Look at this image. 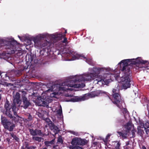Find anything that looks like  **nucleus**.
Wrapping results in <instances>:
<instances>
[{
	"mask_svg": "<svg viewBox=\"0 0 149 149\" xmlns=\"http://www.w3.org/2000/svg\"><path fill=\"white\" fill-rule=\"evenodd\" d=\"M49 127L51 130L53 131L55 135L58 133L59 132L60 130L59 128L56 126L54 125V123Z\"/></svg>",
	"mask_w": 149,
	"mask_h": 149,
	"instance_id": "nucleus-14",
	"label": "nucleus"
},
{
	"mask_svg": "<svg viewBox=\"0 0 149 149\" xmlns=\"http://www.w3.org/2000/svg\"><path fill=\"white\" fill-rule=\"evenodd\" d=\"M42 51H41V52H42Z\"/></svg>",
	"mask_w": 149,
	"mask_h": 149,
	"instance_id": "nucleus-50",
	"label": "nucleus"
},
{
	"mask_svg": "<svg viewBox=\"0 0 149 149\" xmlns=\"http://www.w3.org/2000/svg\"><path fill=\"white\" fill-rule=\"evenodd\" d=\"M25 148L27 149H35L36 148V146H28V145H26L25 147Z\"/></svg>",
	"mask_w": 149,
	"mask_h": 149,
	"instance_id": "nucleus-32",
	"label": "nucleus"
},
{
	"mask_svg": "<svg viewBox=\"0 0 149 149\" xmlns=\"http://www.w3.org/2000/svg\"><path fill=\"white\" fill-rule=\"evenodd\" d=\"M18 37H19V38L20 39H21V37L20 36H18Z\"/></svg>",
	"mask_w": 149,
	"mask_h": 149,
	"instance_id": "nucleus-46",
	"label": "nucleus"
},
{
	"mask_svg": "<svg viewBox=\"0 0 149 149\" xmlns=\"http://www.w3.org/2000/svg\"><path fill=\"white\" fill-rule=\"evenodd\" d=\"M82 57L85 59L86 62L89 64H90V63L91 62V60L86 58L82 55H77V56H74L73 57V58H75V59H78L79 58L82 59Z\"/></svg>",
	"mask_w": 149,
	"mask_h": 149,
	"instance_id": "nucleus-15",
	"label": "nucleus"
},
{
	"mask_svg": "<svg viewBox=\"0 0 149 149\" xmlns=\"http://www.w3.org/2000/svg\"><path fill=\"white\" fill-rule=\"evenodd\" d=\"M107 97H108L110 99V98H109V96L108 95H107Z\"/></svg>",
	"mask_w": 149,
	"mask_h": 149,
	"instance_id": "nucleus-48",
	"label": "nucleus"
},
{
	"mask_svg": "<svg viewBox=\"0 0 149 149\" xmlns=\"http://www.w3.org/2000/svg\"><path fill=\"white\" fill-rule=\"evenodd\" d=\"M143 126L145 129L146 134L148 135L149 133V121L143 124Z\"/></svg>",
	"mask_w": 149,
	"mask_h": 149,
	"instance_id": "nucleus-16",
	"label": "nucleus"
},
{
	"mask_svg": "<svg viewBox=\"0 0 149 149\" xmlns=\"http://www.w3.org/2000/svg\"><path fill=\"white\" fill-rule=\"evenodd\" d=\"M142 149H146V148L145 146H143L142 147Z\"/></svg>",
	"mask_w": 149,
	"mask_h": 149,
	"instance_id": "nucleus-42",
	"label": "nucleus"
},
{
	"mask_svg": "<svg viewBox=\"0 0 149 149\" xmlns=\"http://www.w3.org/2000/svg\"><path fill=\"white\" fill-rule=\"evenodd\" d=\"M22 93L23 94L22 97V100L23 102L22 107L24 109L27 108L30 104L31 103L30 102V100L28 99L25 96V95L26 94V93L24 91H23Z\"/></svg>",
	"mask_w": 149,
	"mask_h": 149,
	"instance_id": "nucleus-9",
	"label": "nucleus"
},
{
	"mask_svg": "<svg viewBox=\"0 0 149 149\" xmlns=\"http://www.w3.org/2000/svg\"><path fill=\"white\" fill-rule=\"evenodd\" d=\"M1 77L2 79H4L7 77V75L5 72H1V74H0Z\"/></svg>",
	"mask_w": 149,
	"mask_h": 149,
	"instance_id": "nucleus-30",
	"label": "nucleus"
},
{
	"mask_svg": "<svg viewBox=\"0 0 149 149\" xmlns=\"http://www.w3.org/2000/svg\"><path fill=\"white\" fill-rule=\"evenodd\" d=\"M1 90H0V92H1Z\"/></svg>",
	"mask_w": 149,
	"mask_h": 149,
	"instance_id": "nucleus-51",
	"label": "nucleus"
},
{
	"mask_svg": "<svg viewBox=\"0 0 149 149\" xmlns=\"http://www.w3.org/2000/svg\"><path fill=\"white\" fill-rule=\"evenodd\" d=\"M104 79L102 77H99L98 81H99L98 84L100 86H102L105 84Z\"/></svg>",
	"mask_w": 149,
	"mask_h": 149,
	"instance_id": "nucleus-24",
	"label": "nucleus"
},
{
	"mask_svg": "<svg viewBox=\"0 0 149 149\" xmlns=\"http://www.w3.org/2000/svg\"><path fill=\"white\" fill-rule=\"evenodd\" d=\"M113 103L119 108L120 106L119 104H121L123 102L121 97L119 90L118 88H113L112 90Z\"/></svg>",
	"mask_w": 149,
	"mask_h": 149,
	"instance_id": "nucleus-6",
	"label": "nucleus"
},
{
	"mask_svg": "<svg viewBox=\"0 0 149 149\" xmlns=\"http://www.w3.org/2000/svg\"><path fill=\"white\" fill-rule=\"evenodd\" d=\"M62 110L61 108L59 109L57 111V113L60 116L62 114Z\"/></svg>",
	"mask_w": 149,
	"mask_h": 149,
	"instance_id": "nucleus-37",
	"label": "nucleus"
},
{
	"mask_svg": "<svg viewBox=\"0 0 149 149\" xmlns=\"http://www.w3.org/2000/svg\"><path fill=\"white\" fill-rule=\"evenodd\" d=\"M111 135V134H108L107 136L106 137V138L105 139V141H104V142H107L108 141L109 139V138L110 137V136Z\"/></svg>",
	"mask_w": 149,
	"mask_h": 149,
	"instance_id": "nucleus-34",
	"label": "nucleus"
},
{
	"mask_svg": "<svg viewBox=\"0 0 149 149\" xmlns=\"http://www.w3.org/2000/svg\"><path fill=\"white\" fill-rule=\"evenodd\" d=\"M18 43L13 38L8 39L7 40H2L0 42V48L3 47L6 49L11 50V53H15V50L14 49L16 48V46Z\"/></svg>",
	"mask_w": 149,
	"mask_h": 149,
	"instance_id": "nucleus-5",
	"label": "nucleus"
},
{
	"mask_svg": "<svg viewBox=\"0 0 149 149\" xmlns=\"http://www.w3.org/2000/svg\"><path fill=\"white\" fill-rule=\"evenodd\" d=\"M9 53L3 52L1 54V58L5 60H7L9 58Z\"/></svg>",
	"mask_w": 149,
	"mask_h": 149,
	"instance_id": "nucleus-20",
	"label": "nucleus"
},
{
	"mask_svg": "<svg viewBox=\"0 0 149 149\" xmlns=\"http://www.w3.org/2000/svg\"><path fill=\"white\" fill-rule=\"evenodd\" d=\"M88 142V141L85 139L74 138L72 140L71 144L72 145L83 146L87 144Z\"/></svg>",
	"mask_w": 149,
	"mask_h": 149,
	"instance_id": "nucleus-8",
	"label": "nucleus"
},
{
	"mask_svg": "<svg viewBox=\"0 0 149 149\" xmlns=\"http://www.w3.org/2000/svg\"><path fill=\"white\" fill-rule=\"evenodd\" d=\"M15 125L10 121L4 127L5 129L8 130L10 131H13L15 127Z\"/></svg>",
	"mask_w": 149,
	"mask_h": 149,
	"instance_id": "nucleus-13",
	"label": "nucleus"
},
{
	"mask_svg": "<svg viewBox=\"0 0 149 149\" xmlns=\"http://www.w3.org/2000/svg\"><path fill=\"white\" fill-rule=\"evenodd\" d=\"M120 142H118L116 146L115 149H120Z\"/></svg>",
	"mask_w": 149,
	"mask_h": 149,
	"instance_id": "nucleus-35",
	"label": "nucleus"
},
{
	"mask_svg": "<svg viewBox=\"0 0 149 149\" xmlns=\"http://www.w3.org/2000/svg\"><path fill=\"white\" fill-rule=\"evenodd\" d=\"M57 142L61 144L63 143V140L62 139V137L61 136H58V139Z\"/></svg>",
	"mask_w": 149,
	"mask_h": 149,
	"instance_id": "nucleus-29",
	"label": "nucleus"
},
{
	"mask_svg": "<svg viewBox=\"0 0 149 149\" xmlns=\"http://www.w3.org/2000/svg\"><path fill=\"white\" fill-rule=\"evenodd\" d=\"M103 68H95V73H90L80 76L77 79H68L66 81V82L63 83L61 86L59 87V91H67L68 90L72 91L73 89L70 88L69 87L74 88H82L85 87V84L84 83H80V81H89L93 80L100 74V72L103 70Z\"/></svg>",
	"mask_w": 149,
	"mask_h": 149,
	"instance_id": "nucleus-2",
	"label": "nucleus"
},
{
	"mask_svg": "<svg viewBox=\"0 0 149 149\" xmlns=\"http://www.w3.org/2000/svg\"><path fill=\"white\" fill-rule=\"evenodd\" d=\"M128 112L127 109L123 108V113L124 114H128Z\"/></svg>",
	"mask_w": 149,
	"mask_h": 149,
	"instance_id": "nucleus-38",
	"label": "nucleus"
},
{
	"mask_svg": "<svg viewBox=\"0 0 149 149\" xmlns=\"http://www.w3.org/2000/svg\"><path fill=\"white\" fill-rule=\"evenodd\" d=\"M43 120H45L47 123L48 126L49 127L53 124V123L48 118H43Z\"/></svg>",
	"mask_w": 149,
	"mask_h": 149,
	"instance_id": "nucleus-21",
	"label": "nucleus"
},
{
	"mask_svg": "<svg viewBox=\"0 0 149 149\" xmlns=\"http://www.w3.org/2000/svg\"><path fill=\"white\" fill-rule=\"evenodd\" d=\"M95 78V79L94 80V83H95V84H98V82H99V81H98V79L99 78V77H96Z\"/></svg>",
	"mask_w": 149,
	"mask_h": 149,
	"instance_id": "nucleus-36",
	"label": "nucleus"
},
{
	"mask_svg": "<svg viewBox=\"0 0 149 149\" xmlns=\"http://www.w3.org/2000/svg\"><path fill=\"white\" fill-rule=\"evenodd\" d=\"M107 93L106 92L102 90H97L92 92L90 93L86 94L83 96H76L71 98L70 100H66V101L73 102L81 101L88 99V97H93L98 96L101 94H104L107 95Z\"/></svg>",
	"mask_w": 149,
	"mask_h": 149,
	"instance_id": "nucleus-4",
	"label": "nucleus"
},
{
	"mask_svg": "<svg viewBox=\"0 0 149 149\" xmlns=\"http://www.w3.org/2000/svg\"><path fill=\"white\" fill-rule=\"evenodd\" d=\"M1 124L4 127L9 122L6 118L3 117L2 116H1Z\"/></svg>",
	"mask_w": 149,
	"mask_h": 149,
	"instance_id": "nucleus-18",
	"label": "nucleus"
},
{
	"mask_svg": "<svg viewBox=\"0 0 149 149\" xmlns=\"http://www.w3.org/2000/svg\"><path fill=\"white\" fill-rule=\"evenodd\" d=\"M70 53L72 54L73 55L74 54V53L73 52H71V51H70Z\"/></svg>",
	"mask_w": 149,
	"mask_h": 149,
	"instance_id": "nucleus-43",
	"label": "nucleus"
},
{
	"mask_svg": "<svg viewBox=\"0 0 149 149\" xmlns=\"http://www.w3.org/2000/svg\"><path fill=\"white\" fill-rule=\"evenodd\" d=\"M70 133L76 136H77L78 135V133L77 132H76L74 131H71L70 132Z\"/></svg>",
	"mask_w": 149,
	"mask_h": 149,
	"instance_id": "nucleus-39",
	"label": "nucleus"
},
{
	"mask_svg": "<svg viewBox=\"0 0 149 149\" xmlns=\"http://www.w3.org/2000/svg\"><path fill=\"white\" fill-rule=\"evenodd\" d=\"M42 139V137L38 136H33L32 137V139L33 140L38 141L39 142L41 141Z\"/></svg>",
	"mask_w": 149,
	"mask_h": 149,
	"instance_id": "nucleus-28",
	"label": "nucleus"
},
{
	"mask_svg": "<svg viewBox=\"0 0 149 149\" xmlns=\"http://www.w3.org/2000/svg\"><path fill=\"white\" fill-rule=\"evenodd\" d=\"M47 103L44 100V99H43L41 106L45 107L47 105Z\"/></svg>",
	"mask_w": 149,
	"mask_h": 149,
	"instance_id": "nucleus-33",
	"label": "nucleus"
},
{
	"mask_svg": "<svg viewBox=\"0 0 149 149\" xmlns=\"http://www.w3.org/2000/svg\"><path fill=\"white\" fill-rule=\"evenodd\" d=\"M118 64L120 65V70L123 75L120 78V82L122 84L123 89H126L130 87V78L132 75L131 70L129 65H134L136 69L141 70V68L149 69V62L147 61H144L140 58L136 59H127L121 61Z\"/></svg>",
	"mask_w": 149,
	"mask_h": 149,
	"instance_id": "nucleus-1",
	"label": "nucleus"
},
{
	"mask_svg": "<svg viewBox=\"0 0 149 149\" xmlns=\"http://www.w3.org/2000/svg\"><path fill=\"white\" fill-rule=\"evenodd\" d=\"M37 113L38 117L40 118H42V119H43V118H45L43 116V114L41 113L38 112Z\"/></svg>",
	"mask_w": 149,
	"mask_h": 149,
	"instance_id": "nucleus-31",
	"label": "nucleus"
},
{
	"mask_svg": "<svg viewBox=\"0 0 149 149\" xmlns=\"http://www.w3.org/2000/svg\"><path fill=\"white\" fill-rule=\"evenodd\" d=\"M65 34H63L62 33L52 35V38H56L58 40H61L62 38H64L63 40L62 41V42L63 43H67V39L66 37H65Z\"/></svg>",
	"mask_w": 149,
	"mask_h": 149,
	"instance_id": "nucleus-11",
	"label": "nucleus"
},
{
	"mask_svg": "<svg viewBox=\"0 0 149 149\" xmlns=\"http://www.w3.org/2000/svg\"><path fill=\"white\" fill-rule=\"evenodd\" d=\"M78 145H70L69 146L70 149H83L81 147L78 146Z\"/></svg>",
	"mask_w": 149,
	"mask_h": 149,
	"instance_id": "nucleus-23",
	"label": "nucleus"
},
{
	"mask_svg": "<svg viewBox=\"0 0 149 149\" xmlns=\"http://www.w3.org/2000/svg\"><path fill=\"white\" fill-rule=\"evenodd\" d=\"M35 46L42 48L46 47H49L51 45V42L45 40L42 36H37L33 39Z\"/></svg>",
	"mask_w": 149,
	"mask_h": 149,
	"instance_id": "nucleus-7",
	"label": "nucleus"
},
{
	"mask_svg": "<svg viewBox=\"0 0 149 149\" xmlns=\"http://www.w3.org/2000/svg\"><path fill=\"white\" fill-rule=\"evenodd\" d=\"M132 127V125L131 122H128L125 125V128L127 130L128 132L130 131Z\"/></svg>",
	"mask_w": 149,
	"mask_h": 149,
	"instance_id": "nucleus-22",
	"label": "nucleus"
},
{
	"mask_svg": "<svg viewBox=\"0 0 149 149\" xmlns=\"http://www.w3.org/2000/svg\"><path fill=\"white\" fill-rule=\"evenodd\" d=\"M40 149H47V148H46V147H45L44 148H40Z\"/></svg>",
	"mask_w": 149,
	"mask_h": 149,
	"instance_id": "nucleus-45",
	"label": "nucleus"
},
{
	"mask_svg": "<svg viewBox=\"0 0 149 149\" xmlns=\"http://www.w3.org/2000/svg\"><path fill=\"white\" fill-rule=\"evenodd\" d=\"M45 49H47V50H48V48H47V49L46 48Z\"/></svg>",
	"mask_w": 149,
	"mask_h": 149,
	"instance_id": "nucleus-49",
	"label": "nucleus"
},
{
	"mask_svg": "<svg viewBox=\"0 0 149 149\" xmlns=\"http://www.w3.org/2000/svg\"><path fill=\"white\" fill-rule=\"evenodd\" d=\"M138 133L141 134H143V133H144V131L143 130L140 129L138 130Z\"/></svg>",
	"mask_w": 149,
	"mask_h": 149,
	"instance_id": "nucleus-40",
	"label": "nucleus"
},
{
	"mask_svg": "<svg viewBox=\"0 0 149 149\" xmlns=\"http://www.w3.org/2000/svg\"><path fill=\"white\" fill-rule=\"evenodd\" d=\"M21 149H25L24 146H22L21 148Z\"/></svg>",
	"mask_w": 149,
	"mask_h": 149,
	"instance_id": "nucleus-44",
	"label": "nucleus"
},
{
	"mask_svg": "<svg viewBox=\"0 0 149 149\" xmlns=\"http://www.w3.org/2000/svg\"><path fill=\"white\" fill-rule=\"evenodd\" d=\"M15 125L10 121L4 127L5 129L8 130L10 131H13L15 127Z\"/></svg>",
	"mask_w": 149,
	"mask_h": 149,
	"instance_id": "nucleus-12",
	"label": "nucleus"
},
{
	"mask_svg": "<svg viewBox=\"0 0 149 149\" xmlns=\"http://www.w3.org/2000/svg\"><path fill=\"white\" fill-rule=\"evenodd\" d=\"M26 116L28 117L27 118L25 119V121L26 122H30L32 120L33 118L31 115L29 113H27L26 114Z\"/></svg>",
	"mask_w": 149,
	"mask_h": 149,
	"instance_id": "nucleus-25",
	"label": "nucleus"
},
{
	"mask_svg": "<svg viewBox=\"0 0 149 149\" xmlns=\"http://www.w3.org/2000/svg\"><path fill=\"white\" fill-rule=\"evenodd\" d=\"M29 130L30 134L31 136H42L43 135V133L40 130L37 129L34 130L33 129L29 128Z\"/></svg>",
	"mask_w": 149,
	"mask_h": 149,
	"instance_id": "nucleus-10",
	"label": "nucleus"
},
{
	"mask_svg": "<svg viewBox=\"0 0 149 149\" xmlns=\"http://www.w3.org/2000/svg\"><path fill=\"white\" fill-rule=\"evenodd\" d=\"M67 33V31L66 30H65L64 33Z\"/></svg>",
	"mask_w": 149,
	"mask_h": 149,
	"instance_id": "nucleus-47",
	"label": "nucleus"
},
{
	"mask_svg": "<svg viewBox=\"0 0 149 149\" xmlns=\"http://www.w3.org/2000/svg\"><path fill=\"white\" fill-rule=\"evenodd\" d=\"M117 132L120 136L122 137L123 138L125 139L127 138V131L124 132L123 131L122 132Z\"/></svg>",
	"mask_w": 149,
	"mask_h": 149,
	"instance_id": "nucleus-17",
	"label": "nucleus"
},
{
	"mask_svg": "<svg viewBox=\"0 0 149 149\" xmlns=\"http://www.w3.org/2000/svg\"><path fill=\"white\" fill-rule=\"evenodd\" d=\"M13 103L10 105L9 102L6 101L4 104V107L6 109L5 115L10 119L13 118L12 113L13 112L15 115L17 114L16 106H19L21 103V101L20 99V97L19 93L17 92L16 95L14 97Z\"/></svg>",
	"mask_w": 149,
	"mask_h": 149,
	"instance_id": "nucleus-3",
	"label": "nucleus"
},
{
	"mask_svg": "<svg viewBox=\"0 0 149 149\" xmlns=\"http://www.w3.org/2000/svg\"><path fill=\"white\" fill-rule=\"evenodd\" d=\"M10 135L13 138V139H15L16 141L18 142L19 141V138L16 135L14 134V133H10Z\"/></svg>",
	"mask_w": 149,
	"mask_h": 149,
	"instance_id": "nucleus-27",
	"label": "nucleus"
},
{
	"mask_svg": "<svg viewBox=\"0 0 149 149\" xmlns=\"http://www.w3.org/2000/svg\"><path fill=\"white\" fill-rule=\"evenodd\" d=\"M55 139H53L50 141H46L44 142L45 145L47 147L51 146V145L54 144Z\"/></svg>",
	"mask_w": 149,
	"mask_h": 149,
	"instance_id": "nucleus-19",
	"label": "nucleus"
},
{
	"mask_svg": "<svg viewBox=\"0 0 149 149\" xmlns=\"http://www.w3.org/2000/svg\"><path fill=\"white\" fill-rule=\"evenodd\" d=\"M43 98H42L41 97H40L38 98L36 100L37 103L38 105L40 106H41Z\"/></svg>",
	"mask_w": 149,
	"mask_h": 149,
	"instance_id": "nucleus-26",
	"label": "nucleus"
},
{
	"mask_svg": "<svg viewBox=\"0 0 149 149\" xmlns=\"http://www.w3.org/2000/svg\"><path fill=\"white\" fill-rule=\"evenodd\" d=\"M66 96L67 97H72V96L70 95H69L68 94L66 95Z\"/></svg>",
	"mask_w": 149,
	"mask_h": 149,
	"instance_id": "nucleus-41",
	"label": "nucleus"
}]
</instances>
